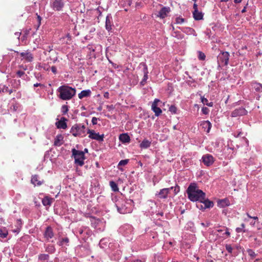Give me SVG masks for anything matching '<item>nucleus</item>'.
Returning a JSON list of instances; mask_svg holds the SVG:
<instances>
[{"instance_id": "obj_1", "label": "nucleus", "mask_w": 262, "mask_h": 262, "mask_svg": "<svg viewBox=\"0 0 262 262\" xmlns=\"http://www.w3.org/2000/svg\"><path fill=\"white\" fill-rule=\"evenodd\" d=\"M112 200L115 202V205L120 213L125 214L132 212L134 204L133 200L117 199L116 196L112 198Z\"/></svg>"}, {"instance_id": "obj_2", "label": "nucleus", "mask_w": 262, "mask_h": 262, "mask_svg": "<svg viewBox=\"0 0 262 262\" xmlns=\"http://www.w3.org/2000/svg\"><path fill=\"white\" fill-rule=\"evenodd\" d=\"M188 199L192 202L203 201L205 193L199 189L195 183H191L186 190Z\"/></svg>"}, {"instance_id": "obj_3", "label": "nucleus", "mask_w": 262, "mask_h": 262, "mask_svg": "<svg viewBox=\"0 0 262 262\" xmlns=\"http://www.w3.org/2000/svg\"><path fill=\"white\" fill-rule=\"evenodd\" d=\"M57 92L58 93V97L60 99L69 100L76 95V90L68 85H63L59 86Z\"/></svg>"}, {"instance_id": "obj_4", "label": "nucleus", "mask_w": 262, "mask_h": 262, "mask_svg": "<svg viewBox=\"0 0 262 262\" xmlns=\"http://www.w3.org/2000/svg\"><path fill=\"white\" fill-rule=\"evenodd\" d=\"M85 126L84 125L76 124L72 127L70 132L74 137H83L85 136Z\"/></svg>"}, {"instance_id": "obj_5", "label": "nucleus", "mask_w": 262, "mask_h": 262, "mask_svg": "<svg viewBox=\"0 0 262 262\" xmlns=\"http://www.w3.org/2000/svg\"><path fill=\"white\" fill-rule=\"evenodd\" d=\"M119 232L124 236L127 238V240L129 241L132 239V235L133 234V228L129 224H125L120 227L119 229Z\"/></svg>"}, {"instance_id": "obj_6", "label": "nucleus", "mask_w": 262, "mask_h": 262, "mask_svg": "<svg viewBox=\"0 0 262 262\" xmlns=\"http://www.w3.org/2000/svg\"><path fill=\"white\" fill-rule=\"evenodd\" d=\"M229 56L230 55L228 52H221L217 56L218 66L220 67L223 65H228Z\"/></svg>"}, {"instance_id": "obj_7", "label": "nucleus", "mask_w": 262, "mask_h": 262, "mask_svg": "<svg viewBox=\"0 0 262 262\" xmlns=\"http://www.w3.org/2000/svg\"><path fill=\"white\" fill-rule=\"evenodd\" d=\"M72 155L74 158L76 164H83L84 159V152L82 151L76 150L75 148L72 150Z\"/></svg>"}, {"instance_id": "obj_8", "label": "nucleus", "mask_w": 262, "mask_h": 262, "mask_svg": "<svg viewBox=\"0 0 262 262\" xmlns=\"http://www.w3.org/2000/svg\"><path fill=\"white\" fill-rule=\"evenodd\" d=\"M139 68L141 70L142 73H143L144 75L143 78L141 81L140 84L142 85H144L145 84L147 79H148V72L147 67L145 63L142 62L139 64Z\"/></svg>"}, {"instance_id": "obj_9", "label": "nucleus", "mask_w": 262, "mask_h": 262, "mask_svg": "<svg viewBox=\"0 0 262 262\" xmlns=\"http://www.w3.org/2000/svg\"><path fill=\"white\" fill-rule=\"evenodd\" d=\"M139 68L141 70L142 73H143L144 75L143 78L141 81L140 84L142 85H144L145 84L147 79H148V72L147 67L145 63L142 62L139 64Z\"/></svg>"}, {"instance_id": "obj_10", "label": "nucleus", "mask_w": 262, "mask_h": 262, "mask_svg": "<svg viewBox=\"0 0 262 262\" xmlns=\"http://www.w3.org/2000/svg\"><path fill=\"white\" fill-rule=\"evenodd\" d=\"M173 189V187H171L170 188H163L160 190L159 191H157L155 196L160 199H166L168 196V194L169 193L170 191Z\"/></svg>"}, {"instance_id": "obj_11", "label": "nucleus", "mask_w": 262, "mask_h": 262, "mask_svg": "<svg viewBox=\"0 0 262 262\" xmlns=\"http://www.w3.org/2000/svg\"><path fill=\"white\" fill-rule=\"evenodd\" d=\"M88 134H89V137L92 139L96 140L99 142L103 141L104 135H99V133H96L94 130L88 129Z\"/></svg>"}, {"instance_id": "obj_12", "label": "nucleus", "mask_w": 262, "mask_h": 262, "mask_svg": "<svg viewBox=\"0 0 262 262\" xmlns=\"http://www.w3.org/2000/svg\"><path fill=\"white\" fill-rule=\"evenodd\" d=\"M230 229L224 227L222 229L216 230V232L220 233V236L223 239H226L230 236Z\"/></svg>"}, {"instance_id": "obj_13", "label": "nucleus", "mask_w": 262, "mask_h": 262, "mask_svg": "<svg viewBox=\"0 0 262 262\" xmlns=\"http://www.w3.org/2000/svg\"><path fill=\"white\" fill-rule=\"evenodd\" d=\"M160 101L159 99H155L151 104V110L156 116H159L162 113L161 109L158 107V103Z\"/></svg>"}, {"instance_id": "obj_14", "label": "nucleus", "mask_w": 262, "mask_h": 262, "mask_svg": "<svg viewBox=\"0 0 262 262\" xmlns=\"http://www.w3.org/2000/svg\"><path fill=\"white\" fill-rule=\"evenodd\" d=\"M247 111L243 107H239L238 108H236L231 113V117H236L238 116H241L243 115H245L247 114Z\"/></svg>"}, {"instance_id": "obj_15", "label": "nucleus", "mask_w": 262, "mask_h": 262, "mask_svg": "<svg viewBox=\"0 0 262 262\" xmlns=\"http://www.w3.org/2000/svg\"><path fill=\"white\" fill-rule=\"evenodd\" d=\"M54 235L53 230L50 226H48L44 232L43 236L47 241L52 238Z\"/></svg>"}, {"instance_id": "obj_16", "label": "nucleus", "mask_w": 262, "mask_h": 262, "mask_svg": "<svg viewBox=\"0 0 262 262\" xmlns=\"http://www.w3.org/2000/svg\"><path fill=\"white\" fill-rule=\"evenodd\" d=\"M64 6V4L61 0H54L52 4L53 9L56 11L60 10Z\"/></svg>"}, {"instance_id": "obj_17", "label": "nucleus", "mask_w": 262, "mask_h": 262, "mask_svg": "<svg viewBox=\"0 0 262 262\" xmlns=\"http://www.w3.org/2000/svg\"><path fill=\"white\" fill-rule=\"evenodd\" d=\"M202 162L204 164H212L214 162L213 157L210 154H206L202 158Z\"/></svg>"}, {"instance_id": "obj_18", "label": "nucleus", "mask_w": 262, "mask_h": 262, "mask_svg": "<svg viewBox=\"0 0 262 262\" xmlns=\"http://www.w3.org/2000/svg\"><path fill=\"white\" fill-rule=\"evenodd\" d=\"M200 126H202L204 130L208 133L211 128V123L209 121H203L200 122Z\"/></svg>"}, {"instance_id": "obj_19", "label": "nucleus", "mask_w": 262, "mask_h": 262, "mask_svg": "<svg viewBox=\"0 0 262 262\" xmlns=\"http://www.w3.org/2000/svg\"><path fill=\"white\" fill-rule=\"evenodd\" d=\"M169 12L170 8L169 7H163L159 11L158 16L161 18H164L167 16Z\"/></svg>"}, {"instance_id": "obj_20", "label": "nucleus", "mask_w": 262, "mask_h": 262, "mask_svg": "<svg viewBox=\"0 0 262 262\" xmlns=\"http://www.w3.org/2000/svg\"><path fill=\"white\" fill-rule=\"evenodd\" d=\"M67 119L64 117L61 118L60 120L56 123V125L58 128L66 129L67 127L66 123Z\"/></svg>"}, {"instance_id": "obj_21", "label": "nucleus", "mask_w": 262, "mask_h": 262, "mask_svg": "<svg viewBox=\"0 0 262 262\" xmlns=\"http://www.w3.org/2000/svg\"><path fill=\"white\" fill-rule=\"evenodd\" d=\"M230 205V202L229 200L227 198L220 200L217 201L218 206L221 208H224L229 206Z\"/></svg>"}, {"instance_id": "obj_22", "label": "nucleus", "mask_w": 262, "mask_h": 262, "mask_svg": "<svg viewBox=\"0 0 262 262\" xmlns=\"http://www.w3.org/2000/svg\"><path fill=\"white\" fill-rule=\"evenodd\" d=\"M20 56L26 60L28 62H31L33 59V55L29 52H21L20 54Z\"/></svg>"}, {"instance_id": "obj_23", "label": "nucleus", "mask_w": 262, "mask_h": 262, "mask_svg": "<svg viewBox=\"0 0 262 262\" xmlns=\"http://www.w3.org/2000/svg\"><path fill=\"white\" fill-rule=\"evenodd\" d=\"M63 143V137L62 135H58L55 138L54 144L57 146H61Z\"/></svg>"}, {"instance_id": "obj_24", "label": "nucleus", "mask_w": 262, "mask_h": 262, "mask_svg": "<svg viewBox=\"0 0 262 262\" xmlns=\"http://www.w3.org/2000/svg\"><path fill=\"white\" fill-rule=\"evenodd\" d=\"M54 201V199L46 196L42 200V203L45 206L50 207Z\"/></svg>"}, {"instance_id": "obj_25", "label": "nucleus", "mask_w": 262, "mask_h": 262, "mask_svg": "<svg viewBox=\"0 0 262 262\" xmlns=\"http://www.w3.org/2000/svg\"><path fill=\"white\" fill-rule=\"evenodd\" d=\"M184 33L188 34V35H196L195 31L194 30L191 28L190 27H182V28H179Z\"/></svg>"}, {"instance_id": "obj_26", "label": "nucleus", "mask_w": 262, "mask_h": 262, "mask_svg": "<svg viewBox=\"0 0 262 262\" xmlns=\"http://www.w3.org/2000/svg\"><path fill=\"white\" fill-rule=\"evenodd\" d=\"M43 181L39 180V177L37 175H34L32 177L31 183L34 186H39L41 185Z\"/></svg>"}, {"instance_id": "obj_27", "label": "nucleus", "mask_w": 262, "mask_h": 262, "mask_svg": "<svg viewBox=\"0 0 262 262\" xmlns=\"http://www.w3.org/2000/svg\"><path fill=\"white\" fill-rule=\"evenodd\" d=\"M91 94V91L90 90H86L82 91L79 94H78V98L80 99L84 98V97H88L90 96Z\"/></svg>"}, {"instance_id": "obj_28", "label": "nucleus", "mask_w": 262, "mask_h": 262, "mask_svg": "<svg viewBox=\"0 0 262 262\" xmlns=\"http://www.w3.org/2000/svg\"><path fill=\"white\" fill-rule=\"evenodd\" d=\"M199 202L200 203H203L204 204V208H209L213 206V202L208 199H206L205 196L204 197L203 201H200Z\"/></svg>"}, {"instance_id": "obj_29", "label": "nucleus", "mask_w": 262, "mask_h": 262, "mask_svg": "<svg viewBox=\"0 0 262 262\" xmlns=\"http://www.w3.org/2000/svg\"><path fill=\"white\" fill-rule=\"evenodd\" d=\"M119 140L122 143H129L130 137L127 134H122L119 136Z\"/></svg>"}, {"instance_id": "obj_30", "label": "nucleus", "mask_w": 262, "mask_h": 262, "mask_svg": "<svg viewBox=\"0 0 262 262\" xmlns=\"http://www.w3.org/2000/svg\"><path fill=\"white\" fill-rule=\"evenodd\" d=\"M193 15L194 19L198 20L202 19L203 17V13L196 10L193 12Z\"/></svg>"}, {"instance_id": "obj_31", "label": "nucleus", "mask_w": 262, "mask_h": 262, "mask_svg": "<svg viewBox=\"0 0 262 262\" xmlns=\"http://www.w3.org/2000/svg\"><path fill=\"white\" fill-rule=\"evenodd\" d=\"M69 243V239L68 237H64L60 239L57 243L59 246H68Z\"/></svg>"}, {"instance_id": "obj_32", "label": "nucleus", "mask_w": 262, "mask_h": 262, "mask_svg": "<svg viewBox=\"0 0 262 262\" xmlns=\"http://www.w3.org/2000/svg\"><path fill=\"white\" fill-rule=\"evenodd\" d=\"M151 142L147 139H144L140 143V146L142 148H147L150 146Z\"/></svg>"}, {"instance_id": "obj_33", "label": "nucleus", "mask_w": 262, "mask_h": 262, "mask_svg": "<svg viewBox=\"0 0 262 262\" xmlns=\"http://www.w3.org/2000/svg\"><path fill=\"white\" fill-rule=\"evenodd\" d=\"M8 235V232L5 227L0 228V236L2 238L7 237Z\"/></svg>"}, {"instance_id": "obj_34", "label": "nucleus", "mask_w": 262, "mask_h": 262, "mask_svg": "<svg viewBox=\"0 0 262 262\" xmlns=\"http://www.w3.org/2000/svg\"><path fill=\"white\" fill-rule=\"evenodd\" d=\"M109 241V239L107 238L101 239L99 242L100 247L102 249L105 248L107 247Z\"/></svg>"}, {"instance_id": "obj_35", "label": "nucleus", "mask_w": 262, "mask_h": 262, "mask_svg": "<svg viewBox=\"0 0 262 262\" xmlns=\"http://www.w3.org/2000/svg\"><path fill=\"white\" fill-rule=\"evenodd\" d=\"M110 186L113 191L116 192L119 191L118 185L113 181L110 182Z\"/></svg>"}, {"instance_id": "obj_36", "label": "nucleus", "mask_w": 262, "mask_h": 262, "mask_svg": "<svg viewBox=\"0 0 262 262\" xmlns=\"http://www.w3.org/2000/svg\"><path fill=\"white\" fill-rule=\"evenodd\" d=\"M105 28L108 31H110L112 29L111 17L108 16H107L106 17Z\"/></svg>"}, {"instance_id": "obj_37", "label": "nucleus", "mask_w": 262, "mask_h": 262, "mask_svg": "<svg viewBox=\"0 0 262 262\" xmlns=\"http://www.w3.org/2000/svg\"><path fill=\"white\" fill-rule=\"evenodd\" d=\"M253 88L257 92L262 91V85L259 83H254L252 85Z\"/></svg>"}, {"instance_id": "obj_38", "label": "nucleus", "mask_w": 262, "mask_h": 262, "mask_svg": "<svg viewBox=\"0 0 262 262\" xmlns=\"http://www.w3.org/2000/svg\"><path fill=\"white\" fill-rule=\"evenodd\" d=\"M226 250L229 253L232 254V255H236L233 252V248L230 245H226L225 246Z\"/></svg>"}, {"instance_id": "obj_39", "label": "nucleus", "mask_w": 262, "mask_h": 262, "mask_svg": "<svg viewBox=\"0 0 262 262\" xmlns=\"http://www.w3.org/2000/svg\"><path fill=\"white\" fill-rule=\"evenodd\" d=\"M46 251L50 253H53L55 251V248L53 245H49L46 248Z\"/></svg>"}, {"instance_id": "obj_40", "label": "nucleus", "mask_w": 262, "mask_h": 262, "mask_svg": "<svg viewBox=\"0 0 262 262\" xmlns=\"http://www.w3.org/2000/svg\"><path fill=\"white\" fill-rule=\"evenodd\" d=\"M172 36L177 38L178 39H181L184 38V35L178 31H173L172 34Z\"/></svg>"}, {"instance_id": "obj_41", "label": "nucleus", "mask_w": 262, "mask_h": 262, "mask_svg": "<svg viewBox=\"0 0 262 262\" xmlns=\"http://www.w3.org/2000/svg\"><path fill=\"white\" fill-rule=\"evenodd\" d=\"M245 225L244 223H243L241 225V227H237L235 229V231L237 233L245 232L246 231L245 230Z\"/></svg>"}, {"instance_id": "obj_42", "label": "nucleus", "mask_w": 262, "mask_h": 262, "mask_svg": "<svg viewBox=\"0 0 262 262\" xmlns=\"http://www.w3.org/2000/svg\"><path fill=\"white\" fill-rule=\"evenodd\" d=\"M49 256L46 254H41L38 256V259L40 260H45L48 259Z\"/></svg>"}, {"instance_id": "obj_43", "label": "nucleus", "mask_w": 262, "mask_h": 262, "mask_svg": "<svg viewBox=\"0 0 262 262\" xmlns=\"http://www.w3.org/2000/svg\"><path fill=\"white\" fill-rule=\"evenodd\" d=\"M247 251L248 255L252 258H254L256 257V254L255 253V252L253 250H252L251 249H247Z\"/></svg>"}, {"instance_id": "obj_44", "label": "nucleus", "mask_w": 262, "mask_h": 262, "mask_svg": "<svg viewBox=\"0 0 262 262\" xmlns=\"http://www.w3.org/2000/svg\"><path fill=\"white\" fill-rule=\"evenodd\" d=\"M206 56L204 53L201 51L198 52V58L201 60H204L205 59Z\"/></svg>"}, {"instance_id": "obj_45", "label": "nucleus", "mask_w": 262, "mask_h": 262, "mask_svg": "<svg viewBox=\"0 0 262 262\" xmlns=\"http://www.w3.org/2000/svg\"><path fill=\"white\" fill-rule=\"evenodd\" d=\"M185 21V19L183 18L177 17L176 18V23L177 24H181Z\"/></svg>"}, {"instance_id": "obj_46", "label": "nucleus", "mask_w": 262, "mask_h": 262, "mask_svg": "<svg viewBox=\"0 0 262 262\" xmlns=\"http://www.w3.org/2000/svg\"><path fill=\"white\" fill-rule=\"evenodd\" d=\"M177 110V107L174 105H171L169 108V111L173 114L176 113Z\"/></svg>"}, {"instance_id": "obj_47", "label": "nucleus", "mask_w": 262, "mask_h": 262, "mask_svg": "<svg viewBox=\"0 0 262 262\" xmlns=\"http://www.w3.org/2000/svg\"><path fill=\"white\" fill-rule=\"evenodd\" d=\"M68 111V107L67 105H62L61 107V112L63 114H66Z\"/></svg>"}, {"instance_id": "obj_48", "label": "nucleus", "mask_w": 262, "mask_h": 262, "mask_svg": "<svg viewBox=\"0 0 262 262\" xmlns=\"http://www.w3.org/2000/svg\"><path fill=\"white\" fill-rule=\"evenodd\" d=\"M91 185L94 187H98L99 186V183L97 179H95L91 182Z\"/></svg>"}, {"instance_id": "obj_49", "label": "nucleus", "mask_w": 262, "mask_h": 262, "mask_svg": "<svg viewBox=\"0 0 262 262\" xmlns=\"http://www.w3.org/2000/svg\"><path fill=\"white\" fill-rule=\"evenodd\" d=\"M202 111L204 114H207L209 113V109L207 107H203L202 109Z\"/></svg>"}, {"instance_id": "obj_50", "label": "nucleus", "mask_w": 262, "mask_h": 262, "mask_svg": "<svg viewBox=\"0 0 262 262\" xmlns=\"http://www.w3.org/2000/svg\"><path fill=\"white\" fill-rule=\"evenodd\" d=\"M83 165H81V164H79V165H77V166H76V171L77 172H78V174H82V173L80 172L79 171V169L80 168L83 166Z\"/></svg>"}, {"instance_id": "obj_51", "label": "nucleus", "mask_w": 262, "mask_h": 262, "mask_svg": "<svg viewBox=\"0 0 262 262\" xmlns=\"http://www.w3.org/2000/svg\"><path fill=\"white\" fill-rule=\"evenodd\" d=\"M201 101L204 104H206V103H208V102L207 99L204 97H201Z\"/></svg>"}, {"instance_id": "obj_52", "label": "nucleus", "mask_w": 262, "mask_h": 262, "mask_svg": "<svg viewBox=\"0 0 262 262\" xmlns=\"http://www.w3.org/2000/svg\"><path fill=\"white\" fill-rule=\"evenodd\" d=\"M98 119L96 117H93L92 119V122L93 125H95L97 124Z\"/></svg>"}, {"instance_id": "obj_53", "label": "nucleus", "mask_w": 262, "mask_h": 262, "mask_svg": "<svg viewBox=\"0 0 262 262\" xmlns=\"http://www.w3.org/2000/svg\"><path fill=\"white\" fill-rule=\"evenodd\" d=\"M16 74L19 77H21L23 75L25 74V73L23 71H18L16 72Z\"/></svg>"}, {"instance_id": "obj_54", "label": "nucleus", "mask_w": 262, "mask_h": 262, "mask_svg": "<svg viewBox=\"0 0 262 262\" xmlns=\"http://www.w3.org/2000/svg\"><path fill=\"white\" fill-rule=\"evenodd\" d=\"M129 162V159H125L121 160L118 164H127Z\"/></svg>"}, {"instance_id": "obj_55", "label": "nucleus", "mask_w": 262, "mask_h": 262, "mask_svg": "<svg viewBox=\"0 0 262 262\" xmlns=\"http://www.w3.org/2000/svg\"><path fill=\"white\" fill-rule=\"evenodd\" d=\"M34 86L37 87V86H40L42 88H45V86L44 84L40 83H36L34 84Z\"/></svg>"}, {"instance_id": "obj_56", "label": "nucleus", "mask_w": 262, "mask_h": 262, "mask_svg": "<svg viewBox=\"0 0 262 262\" xmlns=\"http://www.w3.org/2000/svg\"><path fill=\"white\" fill-rule=\"evenodd\" d=\"M51 70H52V72L54 73V74H56L57 72L56 68L54 66H52L51 67Z\"/></svg>"}, {"instance_id": "obj_57", "label": "nucleus", "mask_w": 262, "mask_h": 262, "mask_svg": "<svg viewBox=\"0 0 262 262\" xmlns=\"http://www.w3.org/2000/svg\"><path fill=\"white\" fill-rule=\"evenodd\" d=\"M37 19H38V27L39 26V25H40V22H41V18L40 16L38 15L37 16Z\"/></svg>"}, {"instance_id": "obj_58", "label": "nucleus", "mask_w": 262, "mask_h": 262, "mask_svg": "<svg viewBox=\"0 0 262 262\" xmlns=\"http://www.w3.org/2000/svg\"><path fill=\"white\" fill-rule=\"evenodd\" d=\"M201 225H202V226H203L204 227H208L209 226L210 224L209 223H207L206 224L204 223H202Z\"/></svg>"}, {"instance_id": "obj_59", "label": "nucleus", "mask_w": 262, "mask_h": 262, "mask_svg": "<svg viewBox=\"0 0 262 262\" xmlns=\"http://www.w3.org/2000/svg\"><path fill=\"white\" fill-rule=\"evenodd\" d=\"M193 8L194 10H198V5H197V4L196 3H194L193 4Z\"/></svg>"}, {"instance_id": "obj_60", "label": "nucleus", "mask_w": 262, "mask_h": 262, "mask_svg": "<svg viewBox=\"0 0 262 262\" xmlns=\"http://www.w3.org/2000/svg\"><path fill=\"white\" fill-rule=\"evenodd\" d=\"M41 68H43V70H46V71H48L49 70V68L48 67H47V66H46L45 65L44 66H41Z\"/></svg>"}, {"instance_id": "obj_61", "label": "nucleus", "mask_w": 262, "mask_h": 262, "mask_svg": "<svg viewBox=\"0 0 262 262\" xmlns=\"http://www.w3.org/2000/svg\"><path fill=\"white\" fill-rule=\"evenodd\" d=\"M20 34H21V33H19V32H16V33H15V35L16 36H17L18 38H19V36H20Z\"/></svg>"}, {"instance_id": "obj_62", "label": "nucleus", "mask_w": 262, "mask_h": 262, "mask_svg": "<svg viewBox=\"0 0 262 262\" xmlns=\"http://www.w3.org/2000/svg\"><path fill=\"white\" fill-rule=\"evenodd\" d=\"M213 102H211L210 103H206V105L208 106H213Z\"/></svg>"}, {"instance_id": "obj_63", "label": "nucleus", "mask_w": 262, "mask_h": 262, "mask_svg": "<svg viewBox=\"0 0 262 262\" xmlns=\"http://www.w3.org/2000/svg\"><path fill=\"white\" fill-rule=\"evenodd\" d=\"M36 77L38 79L39 78H41V75L39 74H37L36 75Z\"/></svg>"}, {"instance_id": "obj_64", "label": "nucleus", "mask_w": 262, "mask_h": 262, "mask_svg": "<svg viewBox=\"0 0 262 262\" xmlns=\"http://www.w3.org/2000/svg\"><path fill=\"white\" fill-rule=\"evenodd\" d=\"M254 262H262V260L256 259Z\"/></svg>"}]
</instances>
